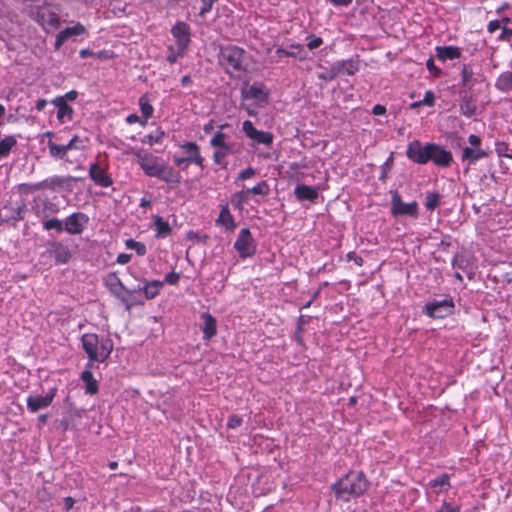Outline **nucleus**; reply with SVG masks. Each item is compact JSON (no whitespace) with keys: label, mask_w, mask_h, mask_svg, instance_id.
Masks as SVG:
<instances>
[{"label":"nucleus","mask_w":512,"mask_h":512,"mask_svg":"<svg viewBox=\"0 0 512 512\" xmlns=\"http://www.w3.org/2000/svg\"><path fill=\"white\" fill-rule=\"evenodd\" d=\"M131 153L146 176L157 178L167 184L181 182L180 172L171 167L162 157L137 148H132Z\"/></svg>","instance_id":"nucleus-1"},{"label":"nucleus","mask_w":512,"mask_h":512,"mask_svg":"<svg viewBox=\"0 0 512 512\" xmlns=\"http://www.w3.org/2000/svg\"><path fill=\"white\" fill-rule=\"evenodd\" d=\"M241 99V107L249 116L255 117L258 115V110L268 104L269 90L263 83L254 82L252 85L242 88Z\"/></svg>","instance_id":"nucleus-2"},{"label":"nucleus","mask_w":512,"mask_h":512,"mask_svg":"<svg viewBox=\"0 0 512 512\" xmlns=\"http://www.w3.org/2000/svg\"><path fill=\"white\" fill-rule=\"evenodd\" d=\"M82 348L90 360L104 362L113 350L112 340L107 337H99L95 333L84 334L81 338Z\"/></svg>","instance_id":"nucleus-3"},{"label":"nucleus","mask_w":512,"mask_h":512,"mask_svg":"<svg viewBox=\"0 0 512 512\" xmlns=\"http://www.w3.org/2000/svg\"><path fill=\"white\" fill-rule=\"evenodd\" d=\"M245 51L237 46H226L220 49L219 63L227 72L241 71L243 69V60Z\"/></svg>","instance_id":"nucleus-4"},{"label":"nucleus","mask_w":512,"mask_h":512,"mask_svg":"<svg viewBox=\"0 0 512 512\" xmlns=\"http://www.w3.org/2000/svg\"><path fill=\"white\" fill-rule=\"evenodd\" d=\"M423 311L429 317L442 319L453 313L454 303L451 297H445L441 300L434 299L425 304Z\"/></svg>","instance_id":"nucleus-5"},{"label":"nucleus","mask_w":512,"mask_h":512,"mask_svg":"<svg viewBox=\"0 0 512 512\" xmlns=\"http://www.w3.org/2000/svg\"><path fill=\"white\" fill-rule=\"evenodd\" d=\"M103 281L104 285L109 289V291L125 305L127 310H130L132 303L129 302L125 294L133 293V290H128L120 278L116 275V273L108 274Z\"/></svg>","instance_id":"nucleus-6"},{"label":"nucleus","mask_w":512,"mask_h":512,"mask_svg":"<svg viewBox=\"0 0 512 512\" xmlns=\"http://www.w3.org/2000/svg\"><path fill=\"white\" fill-rule=\"evenodd\" d=\"M234 248L242 258L251 257L255 254L256 245L249 229L243 228L240 230Z\"/></svg>","instance_id":"nucleus-7"},{"label":"nucleus","mask_w":512,"mask_h":512,"mask_svg":"<svg viewBox=\"0 0 512 512\" xmlns=\"http://www.w3.org/2000/svg\"><path fill=\"white\" fill-rule=\"evenodd\" d=\"M391 213L394 216H410L416 218L419 214L418 204L416 201L405 203L401 196L394 192L391 199Z\"/></svg>","instance_id":"nucleus-8"},{"label":"nucleus","mask_w":512,"mask_h":512,"mask_svg":"<svg viewBox=\"0 0 512 512\" xmlns=\"http://www.w3.org/2000/svg\"><path fill=\"white\" fill-rule=\"evenodd\" d=\"M31 210L38 219L43 221L52 215L58 214L60 206L48 198H39L33 201Z\"/></svg>","instance_id":"nucleus-9"},{"label":"nucleus","mask_w":512,"mask_h":512,"mask_svg":"<svg viewBox=\"0 0 512 512\" xmlns=\"http://www.w3.org/2000/svg\"><path fill=\"white\" fill-rule=\"evenodd\" d=\"M242 131L245 135L256 144L270 146L273 143L274 136L271 132L258 130L254 127L250 120L242 123Z\"/></svg>","instance_id":"nucleus-10"},{"label":"nucleus","mask_w":512,"mask_h":512,"mask_svg":"<svg viewBox=\"0 0 512 512\" xmlns=\"http://www.w3.org/2000/svg\"><path fill=\"white\" fill-rule=\"evenodd\" d=\"M430 143L423 145L419 140L410 142L407 146V157L417 164H426L429 162Z\"/></svg>","instance_id":"nucleus-11"},{"label":"nucleus","mask_w":512,"mask_h":512,"mask_svg":"<svg viewBox=\"0 0 512 512\" xmlns=\"http://www.w3.org/2000/svg\"><path fill=\"white\" fill-rule=\"evenodd\" d=\"M56 392V388H51L47 391L45 395H29L26 400L27 409L31 413H36L41 409L49 407L56 396Z\"/></svg>","instance_id":"nucleus-12"},{"label":"nucleus","mask_w":512,"mask_h":512,"mask_svg":"<svg viewBox=\"0 0 512 512\" xmlns=\"http://www.w3.org/2000/svg\"><path fill=\"white\" fill-rule=\"evenodd\" d=\"M453 161V155L451 151L446 150L443 146L430 143L429 150V162L442 168L449 167Z\"/></svg>","instance_id":"nucleus-13"},{"label":"nucleus","mask_w":512,"mask_h":512,"mask_svg":"<svg viewBox=\"0 0 512 512\" xmlns=\"http://www.w3.org/2000/svg\"><path fill=\"white\" fill-rule=\"evenodd\" d=\"M89 222V217L82 213L76 212L68 216L64 221V230L71 235L81 234Z\"/></svg>","instance_id":"nucleus-14"},{"label":"nucleus","mask_w":512,"mask_h":512,"mask_svg":"<svg viewBox=\"0 0 512 512\" xmlns=\"http://www.w3.org/2000/svg\"><path fill=\"white\" fill-rule=\"evenodd\" d=\"M171 34L175 39L177 48L188 49L191 42L190 27L185 22H177L171 29Z\"/></svg>","instance_id":"nucleus-15"},{"label":"nucleus","mask_w":512,"mask_h":512,"mask_svg":"<svg viewBox=\"0 0 512 512\" xmlns=\"http://www.w3.org/2000/svg\"><path fill=\"white\" fill-rule=\"evenodd\" d=\"M77 181L76 177L73 176H59L54 175L43 180L44 189L57 191L59 189L70 190L72 183Z\"/></svg>","instance_id":"nucleus-16"},{"label":"nucleus","mask_w":512,"mask_h":512,"mask_svg":"<svg viewBox=\"0 0 512 512\" xmlns=\"http://www.w3.org/2000/svg\"><path fill=\"white\" fill-rule=\"evenodd\" d=\"M48 252L55 259L57 264L67 263L72 256L69 247L62 242L57 241L49 244Z\"/></svg>","instance_id":"nucleus-17"},{"label":"nucleus","mask_w":512,"mask_h":512,"mask_svg":"<svg viewBox=\"0 0 512 512\" xmlns=\"http://www.w3.org/2000/svg\"><path fill=\"white\" fill-rule=\"evenodd\" d=\"M277 57H293L300 61L307 59V52L300 44L292 43L287 48H278L275 51Z\"/></svg>","instance_id":"nucleus-18"},{"label":"nucleus","mask_w":512,"mask_h":512,"mask_svg":"<svg viewBox=\"0 0 512 512\" xmlns=\"http://www.w3.org/2000/svg\"><path fill=\"white\" fill-rule=\"evenodd\" d=\"M90 178L99 186L107 188L113 184L112 178L107 175L98 163H94L89 168Z\"/></svg>","instance_id":"nucleus-19"},{"label":"nucleus","mask_w":512,"mask_h":512,"mask_svg":"<svg viewBox=\"0 0 512 512\" xmlns=\"http://www.w3.org/2000/svg\"><path fill=\"white\" fill-rule=\"evenodd\" d=\"M180 148L187 153V160L199 167H203L204 158L200 154L199 146L195 142H185L180 145Z\"/></svg>","instance_id":"nucleus-20"},{"label":"nucleus","mask_w":512,"mask_h":512,"mask_svg":"<svg viewBox=\"0 0 512 512\" xmlns=\"http://www.w3.org/2000/svg\"><path fill=\"white\" fill-rule=\"evenodd\" d=\"M435 51L436 57L441 62L459 59L462 55L461 48L456 46H437Z\"/></svg>","instance_id":"nucleus-21"},{"label":"nucleus","mask_w":512,"mask_h":512,"mask_svg":"<svg viewBox=\"0 0 512 512\" xmlns=\"http://www.w3.org/2000/svg\"><path fill=\"white\" fill-rule=\"evenodd\" d=\"M52 104L57 108V119L61 123H65L66 121H71L73 118L74 110L67 103L63 102L61 98H54L52 100Z\"/></svg>","instance_id":"nucleus-22"},{"label":"nucleus","mask_w":512,"mask_h":512,"mask_svg":"<svg viewBox=\"0 0 512 512\" xmlns=\"http://www.w3.org/2000/svg\"><path fill=\"white\" fill-rule=\"evenodd\" d=\"M201 319L203 320V338L205 340H210L217 333L216 319L208 312L202 313Z\"/></svg>","instance_id":"nucleus-23"},{"label":"nucleus","mask_w":512,"mask_h":512,"mask_svg":"<svg viewBox=\"0 0 512 512\" xmlns=\"http://www.w3.org/2000/svg\"><path fill=\"white\" fill-rule=\"evenodd\" d=\"M163 285L164 282L159 280L148 281L144 286H138L137 289L133 290V293L143 291L146 299H153L160 293Z\"/></svg>","instance_id":"nucleus-24"},{"label":"nucleus","mask_w":512,"mask_h":512,"mask_svg":"<svg viewBox=\"0 0 512 512\" xmlns=\"http://www.w3.org/2000/svg\"><path fill=\"white\" fill-rule=\"evenodd\" d=\"M294 194L300 201L308 200L314 202L318 198V191L315 187L307 185H297Z\"/></svg>","instance_id":"nucleus-25"},{"label":"nucleus","mask_w":512,"mask_h":512,"mask_svg":"<svg viewBox=\"0 0 512 512\" xmlns=\"http://www.w3.org/2000/svg\"><path fill=\"white\" fill-rule=\"evenodd\" d=\"M476 100L472 95H462L460 100V112L466 117H472L476 114Z\"/></svg>","instance_id":"nucleus-26"},{"label":"nucleus","mask_w":512,"mask_h":512,"mask_svg":"<svg viewBox=\"0 0 512 512\" xmlns=\"http://www.w3.org/2000/svg\"><path fill=\"white\" fill-rule=\"evenodd\" d=\"M216 223L225 227L229 231L236 228V223L227 205L222 207Z\"/></svg>","instance_id":"nucleus-27"},{"label":"nucleus","mask_w":512,"mask_h":512,"mask_svg":"<svg viewBox=\"0 0 512 512\" xmlns=\"http://www.w3.org/2000/svg\"><path fill=\"white\" fill-rule=\"evenodd\" d=\"M488 153L482 149H474L472 147H465L462 151L461 160L468 161L469 164H473L476 161L485 158Z\"/></svg>","instance_id":"nucleus-28"},{"label":"nucleus","mask_w":512,"mask_h":512,"mask_svg":"<svg viewBox=\"0 0 512 512\" xmlns=\"http://www.w3.org/2000/svg\"><path fill=\"white\" fill-rule=\"evenodd\" d=\"M512 68V61H511ZM495 87L501 92L512 91V70L501 73L495 82Z\"/></svg>","instance_id":"nucleus-29"},{"label":"nucleus","mask_w":512,"mask_h":512,"mask_svg":"<svg viewBox=\"0 0 512 512\" xmlns=\"http://www.w3.org/2000/svg\"><path fill=\"white\" fill-rule=\"evenodd\" d=\"M428 485L436 494H439L442 491H447L450 488V477L446 473L442 474L441 476L430 480Z\"/></svg>","instance_id":"nucleus-30"},{"label":"nucleus","mask_w":512,"mask_h":512,"mask_svg":"<svg viewBox=\"0 0 512 512\" xmlns=\"http://www.w3.org/2000/svg\"><path fill=\"white\" fill-rule=\"evenodd\" d=\"M81 379L85 384L86 394L94 395L98 392V382L89 370H84L81 373Z\"/></svg>","instance_id":"nucleus-31"},{"label":"nucleus","mask_w":512,"mask_h":512,"mask_svg":"<svg viewBox=\"0 0 512 512\" xmlns=\"http://www.w3.org/2000/svg\"><path fill=\"white\" fill-rule=\"evenodd\" d=\"M47 146L49 149V154L52 158L56 160H67L68 151L65 148V145L56 144L53 140H48Z\"/></svg>","instance_id":"nucleus-32"},{"label":"nucleus","mask_w":512,"mask_h":512,"mask_svg":"<svg viewBox=\"0 0 512 512\" xmlns=\"http://www.w3.org/2000/svg\"><path fill=\"white\" fill-rule=\"evenodd\" d=\"M334 488L335 493L339 499H342L346 502L350 501L352 497V484L340 481L339 483L335 484Z\"/></svg>","instance_id":"nucleus-33"},{"label":"nucleus","mask_w":512,"mask_h":512,"mask_svg":"<svg viewBox=\"0 0 512 512\" xmlns=\"http://www.w3.org/2000/svg\"><path fill=\"white\" fill-rule=\"evenodd\" d=\"M154 227L156 230V237L164 238L171 233L169 223L160 216L154 218Z\"/></svg>","instance_id":"nucleus-34"},{"label":"nucleus","mask_w":512,"mask_h":512,"mask_svg":"<svg viewBox=\"0 0 512 512\" xmlns=\"http://www.w3.org/2000/svg\"><path fill=\"white\" fill-rule=\"evenodd\" d=\"M213 153V160L216 164L226 167V157L233 153V146H228V148L216 147Z\"/></svg>","instance_id":"nucleus-35"},{"label":"nucleus","mask_w":512,"mask_h":512,"mask_svg":"<svg viewBox=\"0 0 512 512\" xmlns=\"http://www.w3.org/2000/svg\"><path fill=\"white\" fill-rule=\"evenodd\" d=\"M59 33L67 41L68 39H70L72 37L86 34L87 30L81 23H77L76 25H74L72 27L65 28L64 30L60 31Z\"/></svg>","instance_id":"nucleus-36"},{"label":"nucleus","mask_w":512,"mask_h":512,"mask_svg":"<svg viewBox=\"0 0 512 512\" xmlns=\"http://www.w3.org/2000/svg\"><path fill=\"white\" fill-rule=\"evenodd\" d=\"M17 144L14 136H6L0 141V159L9 155L11 149Z\"/></svg>","instance_id":"nucleus-37"},{"label":"nucleus","mask_w":512,"mask_h":512,"mask_svg":"<svg viewBox=\"0 0 512 512\" xmlns=\"http://www.w3.org/2000/svg\"><path fill=\"white\" fill-rule=\"evenodd\" d=\"M369 487V482L363 473H359L354 479V496L363 494Z\"/></svg>","instance_id":"nucleus-38"},{"label":"nucleus","mask_w":512,"mask_h":512,"mask_svg":"<svg viewBox=\"0 0 512 512\" xmlns=\"http://www.w3.org/2000/svg\"><path fill=\"white\" fill-rule=\"evenodd\" d=\"M39 16L41 17L43 24H48L51 27H58L60 25V19L58 15L54 12H50L46 9L39 12Z\"/></svg>","instance_id":"nucleus-39"},{"label":"nucleus","mask_w":512,"mask_h":512,"mask_svg":"<svg viewBox=\"0 0 512 512\" xmlns=\"http://www.w3.org/2000/svg\"><path fill=\"white\" fill-rule=\"evenodd\" d=\"M226 139H227V135L224 132H222L221 130H219L210 139V145L213 148H216V147L228 148V146H233V144L228 143L226 141Z\"/></svg>","instance_id":"nucleus-40"},{"label":"nucleus","mask_w":512,"mask_h":512,"mask_svg":"<svg viewBox=\"0 0 512 512\" xmlns=\"http://www.w3.org/2000/svg\"><path fill=\"white\" fill-rule=\"evenodd\" d=\"M441 195L438 192H428L425 197V207L429 211L435 210L440 204Z\"/></svg>","instance_id":"nucleus-41"},{"label":"nucleus","mask_w":512,"mask_h":512,"mask_svg":"<svg viewBox=\"0 0 512 512\" xmlns=\"http://www.w3.org/2000/svg\"><path fill=\"white\" fill-rule=\"evenodd\" d=\"M43 229L46 231L56 230L57 232H62L64 230V222L57 218H47L42 221Z\"/></svg>","instance_id":"nucleus-42"},{"label":"nucleus","mask_w":512,"mask_h":512,"mask_svg":"<svg viewBox=\"0 0 512 512\" xmlns=\"http://www.w3.org/2000/svg\"><path fill=\"white\" fill-rule=\"evenodd\" d=\"M139 106H140V110H141V113L144 117V120L147 122V120L152 117L153 115V106L149 103V100L147 98V96H141L140 99H139Z\"/></svg>","instance_id":"nucleus-43"},{"label":"nucleus","mask_w":512,"mask_h":512,"mask_svg":"<svg viewBox=\"0 0 512 512\" xmlns=\"http://www.w3.org/2000/svg\"><path fill=\"white\" fill-rule=\"evenodd\" d=\"M474 72L472 67L468 64H464L461 70V86L466 87L473 84Z\"/></svg>","instance_id":"nucleus-44"},{"label":"nucleus","mask_w":512,"mask_h":512,"mask_svg":"<svg viewBox=\"0 0 512 512\" xmlns=\"http://www.w3.org/2000/svg\"><path fill=\"white\" fill-rule=\"evenodd\" d=\"M186 53V50L177 48V46L170 45L168 47V53L166 59L169 63H175L179 58H182Z\"/></svg>","instance_id":"nucleus-45"},{"label":"nucleus","mask_w":512,"mask_h":512,"mask_svg":"<svg viewBox=\"0 0 512 512\" xmlns=\"http://www.w3.org/2000/svg\"><path fill=\"white\" fill-rule=\"evenodd\" d=\"M164 134H165L164 131L157 130L154 133L145 135L141 139V142L143 144H147V145L153 146L154 144L160 143L162 141V139L164 137Z\"/></svg>","instance_id":"nucleus-46"},{"label":"nucleus","mask_w":512,"mask_h":512,"mask_svg":"<svg viewBox=\"0 0 512 512\" xmlns=\"http://www.w3.org/2000/svg\"><path fill=\"white\" fill-rule=\"evenodd\" d=\"M125 245L128 249L134 250L139 256H144L147 252L146 246L134 239H127Z\"/></svg>","instance_id":"nucleus-47"},{"label":"nucleus","mask_w":512,"mask_h":512,"mask_svg":"<svg viewBox=\"0 0 512 512\" xmlns=\"http://www.w3.org/2000/svg\"><path fill=\"white\" fill-rule=\"evenodd\" d=\"M248 192L256 195L267 196L270 192V188L266 181H261L250 190H248Z\"/></svg>","instance_id":"nucleus-48"},{"label":"nucleus","mask_w":512,"mask_h":512,"mask_svg":"<svg viewBox=\"0 0 512 512\" xmlns=\"http://www.w3.org/2000/svg\"><path fill=\"white\" fill-rule=\"evenodd\" d=\"M452 266L456 269L465 270L468 266V260L463 254H456L452 260Z\"/></svg>","instance_id":"nucleus-49"},{"label":"nucleus","mask_w":512,"mask_h":512,"mask_svg":"<svg viewBox=\"0 0 512 512\" xmlns=\"http://www.w3.org/2000/svg\"><path fill=\"white\" fill-rule=\"evenodd\" d=\"M65 148L67 151L82 150L84 148V143L78 136L75 135L67 144H65Z\"/></svg>","instance_id":"nucleus-50"},{"label":"nucleus","mask_w":512,"mask_h":512,"mask_svg":"<svg viewBox=\"0 0 512 512\" xmlns=\"http://www.w3.org/2000/svg\"><path fill=\"white\" fill-rule=\"evenodd\" d=\"M426 68L435 77H440L442 75V71L436 67L433 58H429L426 61Z\"/></svg>","instance_id":"nucleus-51"},{"label":"nucleus","mask_w":512,"mask_h":512,"mask_svg":"<svg viewBox=\"0 0 512 512\" xmlns=\"http://www.w3.org/2000/svg\"><path fill=\"white\" fill-rule=\"evenodd\" d=\"M307 40H308L307 47L310 50H314V49L320 47L323 43V40L320 37H316L314 35L309 36L307 38Z\"/></svg>","instance_id":"nucleus-52"},{"label":"nucleus","mask_w":512,"mask_h":512,"mask_svg":"<svg viewBox=\"0 0 512 512\" xmlns=\"http://www.w3.org/2000/svg\"><path fill=\"white\" fill-rule=\"evenodd\" d=\"M243 422V419L238 416V415H231L229 418H228V421H227V427L230 428V429H234V428H237L239 427Z\"/></svg>","instance_id":"nucleus-53"},{"label":"nucleus","mask_w":512,"mask_h":512,"mask_svg":"<svg viewBox=\"0 0 512 512\" xmlns=\"http://www.w3.org/2000/svg\"><path fill=\"white\" fill-rule=\"evenodd\" d=\"M180 279V274L176 273L174 271L166 274L164 280L162 282L170 284V285H176Z\"/></svg>","instance_id":"nucleus-54"},{"label":"nucleus","mask_w":512,"mask_h":512,"mask_svg":"<svg viewBox=\"0 0 512 512\" xmlns=\"http://www.w3.org/2000/svg\"><path fill=\"white\" fill-rule=\"evenodd\" d=\"M421 103L425 106L432 107L435 103V95L431 90H428L425 92L423 99L421 100Z\"/></svg>","instance_id":"nucleus-55"},{"label":"nucleus","mask_w":512,"mask_h":512,"mask_svg":"<svg viewBox=\"0 0 512 512\" xmlns=\"http://www.w3.org/2000/svg\"><path fill=\"white\" fill-rule=\"evenodd\" d=\"M256 174V171L252 167H248L242 170L238 175V180H246L252 178Z\"/></svg>","instance_id":"nucleus-56"},{"label":"nucleus","mask_w":512,"mask_h":512,"mask_svg":"<svg viewBox=\"0 0 512 512\" xmlns=\"http://www.w3.org/2000/svg\"><path fill=\"white\" fill-rule=\"evenodd\" d=\"M216 1L217 0H201L202 6L200 8V14L204 15L208 13Z\"/></svg>","instance_id":"nucleus-57"},{"label":"nucleus","mask_w":512,"mask_h":512,"mask_svg":"<svg viewBox=\"0 0 512 512\" xmlns=\"http://www.w3.org/2000/svg\"><path fill=\"white\" fill-rule=\"evenodd\" d=\"M468 142H469V144L471 145L472 148H474V149H481L480 145L482 143V140H481V138L479 136H477L475 134H471L468 137Z\"/></svg>","instance_id":"nucleus-58"},{"label":"nucleus","mask_w":512,"mask_h":512,"mask_svg":"<svg viewBox=\"0 0 512 512\" xmlns=\"http://www.w3.org/2000/svg\"><path fill=\"white\" fill-rule=\"evenodd\" d=\"M77 96H78V92L75 90H71L62 96H58L57 98H61V99H63L64 103H67L68 101L76 100Z\"/></svg>","instance_id":"nucleus-59"},{"label":"nucleus","mask_w":512,"mask_h":512,"mask_svg":"<svg viewBox=\"0 0 512 512\" xmlns=\"http://www.w3.org/2000/svg\"><path fill=\"white\" fill-rule=\"evenodd\" d=\"M24 187L27 188L28 192L44 190L43 180L40 182L32 183V184H25Z\"/></svg>","instance_id":"nucleus-60"},{"label":"nucleus","mask_w":512,"mask_h":512,"mask_svg":"<svg viewBox=\"0 0 512 512\" xmlns=\"http://www.w3.org/2000/svg\"><path fill=\"white\" fill-rule=\"evenodd\" d=\"M126 122L129 124L140 123L142 126L146 125V121L141 120L140 117L136 114L128 115L126 118Z\"/></svg>","instance_id":"nucleus-61"},{"label":"nucleus","mask_w":512,"mask_h":512,"mask_svg":"<svg viewBox=\"0 0 512 512\" xmlns=\"http://www.w3.org/2000/svg\"><path fill=\"white\" fill-rule=\"evenodd\" d=\"M174 163L179 166L186 168L189 164H191V160H187V157H174Z\"/></svg>","instance_id":"nucleus-62"},{"label":"nucleus","mask_w":512,"mask_h":512,"mask_svg":"<svg viewBox=\"0 0 512 512\" xmlns=\"http://www.w3.org/2000/svg\"><path fill=\"white\" fill-rule=\"evenodd\" d=\"M511 37H512V29L511 28H507V27H503L502 28V32H501V34L499 36V39L503 40V41H507Z\"/></svg>","instance_id":"nucleus-63"},{"label":"nucleus","mask_w":512,"mask_h":512,"mask_svg":"<svg viewBox=\"0 0 512 512\" xmlns=\"http://www.w3.org/2000/svg\"><path fill=\"white\" fill-rule=\"evenodd\" d=\"M457 508L448 502H443L436 512H455Z\"/></svg>","instance_id":"nucleus-64"}]
</instances>
